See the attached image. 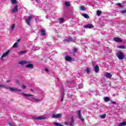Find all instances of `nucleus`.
I'll return each instance as SVG.
<instances>
[{
	"instance_id": "nucleus-35",
	"label": "nucleus",
	"mask_w": 126,
	"mask_h": 126,
	"mask_svg": "<svg viewBox=\"0 0 126 126\" xmlns=\"http://www.w3.org/2000/svg\"><path fill=\"white\" fill-rule=\"evenodd\" d=\"M17 42H16L14 43V44L13 45V48H17Z\"/></svg>"
},
{
	"instance_id": "nucleus-3",
	"label": "nucleus",
	"mask_w": 126,
	"mask_h": 126,
	"mask_svg": "<svg viewBox=\"0 0 126 126\" xmlns=\"http://www.w3.org/2000/svg\"><path fill=\"white\" fill-rule=\"evenodd\" d=\"M9 53H10V50H7L6 52L4 53L2 56L1 57V61H4V58L7 57L8 55H9Z\"/></svg>"
},
{
	"instance_id": "nucleus-23",
	"label": "nucleus",
	"mask_w": 126,
	"mask_h": 126,
	"mask_svg": "<svg viewBox=\"0 0 126 126\" xmlns=\"http://www.w3.org/2000/svg\"><path fill=\"white\" fill-rule=\"evenodd\" d=\"M60 23H63L64 22V19L63 18H61L59 19Z\"/></svg>"
},
{
	"instance_id": "nucleus-28",
	"label": "nucleus",
	"mask_w": 126,
	"mask_h": 126,
	"mask_svg": "<svg viewBox=\"0 0 126 126\" xmlns=\"http://www.w3.org/2000/svg\"><path fill=\"white\" fill-rule=\"evenodd\" d=\"M82 15L85 18H89V16L87 14H82Z\"/></svg>"
},
{
	"instance_id": "nucleus-37",
	"label": "nucleus",
	"mask_w": 126,
	"mask_h": 126,
	"mask_svg": "<svg viewBox=\"0 0 126 126\" xmlns=\"http://www.w3.org/2000/svg\"><path fill=\"white\" fill-rule=\"evenodd\" d=\"M15 28V25H14V24L12 25V26H11L12 31H13V29H14Z\"/></svg>"
},
{
	"instance_id": "nucleus-24",
	"label": "nucleus",
	"mask_w": 126,
	"mask_h": 126,
	"mask_svg": "<svg viewBox=\"0 0 126 126\" xmlns=\"http://www.w3.org/2000/svg\"><path fill=\"white\" fill-rule=\"evenodd\" d=\"M117 48H118V49H126V46L124 45H120L117 46Z\"/></svg>"
},
{
	"instance_id": "nucleus-18",
	"label": "nucleus",
	"mask_w": 126,
	"mask_h": 126,
	"mask_svg": "<svg viewBox=\"0 0 126 126\" xmlns=\"http://www.w3.org/2000/svg\"><path fill=\"white\" fill-rule=\"evenodd\" d=\"M19 64H25L26 63H27V62H26V61H22L19 62Z\"/></svg>"
},
{
	"instance_id": "nucleus-46",
	"label": "nucleus",
	"mask_w": 126,
	"mask_h": 126,
	"mask_svg": "<svg viewBox=\"0 0 126 126\" xmlns=\"http://www.w3.org/2000/svg\"><path fill=\"white\" fill-rule=\"evenodd\" d=\"M9 82H10V81H9V80H7V83H9Z\"/></svg>"
},
{
	"instance_id": "nucleus-25",
	"label": "nucleus",
	"mask_w": 126,
	"mask_h": 126,
	"mask_svg": "<svg viewBox=\"0 0 126 126\" xmlns=\"http://www.w3.org/2000/svg\"><path fill=\"white\" fill-rule=\"evenodd\" d=\"M80 9L82 10V11H84L85 10V6H81L80 7Z\"/></svg>"
},
{
	"instance_id": "nucleus-6",
	"label": "nucleus",
	"mask_w": 126,
	"mask_h": 126,
	"mask_svg": "<svg viewBox=\"0 0 126 126\" xmlns=\"http://www.w3.org/2000/svg\"><path fill=\"white\" fill-rule=\"evenodd\" d=\"M84 28H85L86 29H87V28H89V29H91V28H94V26H93L92 24H90L84 26Z\"/></svg>"
},
{
	"instance_id": "nucleus-22",
	"label": "nucleus",
	"mask_w": 126,
	"mask_h": 126,
	"mask_svg": "<svg viewBox=\"0 0 126 126\" xmlns=\"http://www.w3.org/2000/svg\"><path fill=\"white\" fill-rule=\"evenodd\" d=\"M64 42H67V43H68V42H70L72 41L71 38H67L66 39H65L64 40Z\"/></svg>"
},
{
	"instance_id": "nucleus-10",
	"label": "nucleus",
	"mask_w": 126,
	"mask_h": 126,
	"mask_svg": "<svg viewBox=\"0 0 126 126\" xmlns=\"http://www.w3.org/2000/svg\"><path fill=\"white\" fill-rule=\"evenodd\" d=\"M8 89H9L10 91H18L19 92H21V90H18L17 89H15V88L8 87Z\"/></svg>"
},
{
	"instance_id": "nucleus-47",
	"label": "nucleus",
	"mask_w": 126,
	"mask_h": 126,
	"mask_svg": "<svg viewBox=\"0 0 126 126\" xmlns=\"http://www.w3.org/2000/svg\"><path fill=\"white\" fill-rule=\"evenodd\" d=\"M95 64L94 62H92V64L94 65Z\"/></svg>"
},
{
	"instance_id": "nucleus-43",
	"label": "nucleus",
	"mask_w": 126,
	"mask_h": 126,
	"mask_svg": "<svg viewBox=\"0 0 126 126\" xmlns=\"http://www.w3.org/2000/svg\"><path fill=\"white\" fill-rule=\"evenodd\" d=\"M21 41V39H18L17 40V42H20Z\"/></svg>"
},
{
	"instance_id": "nucleus-39",
	"label": "nucleus",
	"mask_w": 126,
	"mask_h": 126,
	"mask_svg": "<svg viewBox=\"0 0 126 126\" xmlns=\"http://www.w3.org/2000/svg\"><path fill=\"white\" fill-rule=\"evenodd\" d=\"M22 88H23V89H25V88H26V86H25L24 85H22Z\"/></svg>"
},
{
	"instance_id": "nucleus-9",
	"label": "nucleus",
	"mask_w": 126,
	"mask_h": 126,
	"mask_svg": "<svg viewBox=\"0 0 126 126\" xmlns=\"http://www.w3.org/2000/svg\"><path fill=\"white\" fill-rule=\"evenodd\" d=\"M104 76L106 78H109V79H111L112 78V74L109 72L105 73Z\"/></svg>"
},
{
	"instance_id": "nucleus-45",
	"label": "nucleus",
	"mask_w": 126,
	"mask_h": 126,
	"mask_svg": "<svg viewBox=\"0 0 126 126\" xmlns=\"http://www.w3.org/2000/svg\"><path fill=\"white\" fill-rule=\"evenodd\" d=\"M118 5H119V6H122V4L121 3H118Z\"/></svg>"
},
{
	"instance_id": "nucleus-20",
	"label": "nucleus",
	"mask_w": 126,
	"mask_h": 126,
	"mask_svg": "<svg viewBox=\"0 0 126 126\" xmlns=\"http://www.w3.org/2000/svg\"><path fill=\"white\" fill-rule=\"evenodd\" d=\"M64 96V93H63V94L61 95V96L60 98L61 102H63V101Z\"/></svg>"
},
{
	"instance_id": "nucleus-5",
	"label": "nucleus",
	"mask_w": 126,
	"mask_h": 126,
	"mask_svg": "<svg viewBox=\"0 0 126 126\" xmlns=\"http://www.w3.org/2000/svg\"><path fill=\"white\" fill-rule=\"evenodd\" d=\"M17 11H18V6L16 5L12 10L11 13H15V12H17Z\"/></svg>"
},
{
	"instance_id": "nucleus-16",
	"label": "nucleus",
	"mask_w": 126,
	"mask_h": 126,
	"mask_svg": "<svg viewBox=\"0 0 126 126\" xmlns=\"http://www.w3.org/2000/svg\"><path fill=\"white\" fill-rule=\"evenodd\" d=\"M26 67H27L28 68H33L34 66L32 64H29L26 66Z\"/></svg>"
},
{
	"instance_id": "nucleus-11",
	"label": "nucleus",
	"mask_w": 126,
	"mask_h": 126,
	"mask_svg": "<svg viewBox=\"0 0 126 126\" xmlns=\"http://www.w3.org/2000/svg\"><path fill=\"white\" fill-rule=\"evenodd\" d=\"M35 120H44V119H46V117L45 116H40L37 118H34Z\"/></svg>"
},
{
	"instance_id": "nucleus-49",
	"label": "nucleus",
	"mask_w": 126,
	"mask_h": 126,
	"mask_svg": "<svg viewBox=\"0 0 126 126\" xmlns=\"http://www.w3.org/2000/svg\"><path fill=\"white\" fill-rule=\"evenodd\" d=\"M109 53H112V50H110Z\"/></svg>"
},
{
	"instance_id": "nucleus-2",
	"label": "nucleus",
	"mask_w": 126,
	"mask_h": 126,
	"mask_svg": "<svg viewBox=\"0 0 126 126\" xmlns=\"http://www.w3.org/2000/svg\"><path fill=\"white\" fill-rule=\"evenodd\" d=\"M116 56L119 60H123V59L125 58V56H124V53L121 51L118 52L116 54Z\"/></svg>"
},
{
	"instance_id": "nucleus-29",
	"label": "nucleus",
	"mask_w": 126,
	"mask_h": 126,
	"mask_svg": "<svg viewBox=\"0 0 126 126\" xmlns=\"http://www.w3.org/2000/svg\"><path fill=\"white\" fill-rule=\"evenodd\" d=\"M26 53H27L26 51H22L20 52L19 54L21 55H24V54H26Z\"/></svg>"
},
{
	"instance_id": "nucleus-7",
	"label": "nucleus",
	"mask_w": 126,
	"mask_h": 126,
	"mask_svg": "<svg viewBox=\"0 0 126 126\" xmlns=\"http://www.w3.org/2000/svg\"><path fill=\"white\" fill-rule=\"evenodd\" d=\"M62 117V114L59 113L58 114H53L52 115V118L53 119H59V118H61Z\"/></svg>"
},
{
	"instance_id": "nucleus-14",
	"label": "nucleus",
	"mask_w": 126,
	"mask_h": 126,
	"mask_svg": "<svg viewBox=\"0 0 126 126\" xmlns=\"http://www.w3.org/2000/svg\"><path fill=\"white\" fill-rule=\"evenodd\" d=\"M94 71L96 73H98V71H99V66L96 65L94 66Z\"/></svg>"
},
{
	"instance_id": "nucleus-40",
	"label": "nucleus",
	"mask_w": 126,
	"mask_h": 126,
	"mask_svg": "<svg viewBox=\"0 0 126 126\" xmlns=\"http://www.w3.org/2000/svg\"><path fill=\"white\" fill-rule=\"evenodd\" d=\"M121 13H126V10L121 11Z\"/></svg>"
},
{
	"instance_id": "nucleus-36",
	"label": "nucleus",
	"mask_w": 126,
	"mask_h": 126,
	"mask_svg": "<svg viewBox=\"0 0 126 126\" xmlns=\"http://www.w3.org/2000/svg\"><path fill=\"white\" fill-rule=\"evenodd\" d=\"M32 99L33 100H35V101H36V102H40V101H41L40 99H36V98H35L34 97H32Z\"/></svg>"
},
{
	"instance_id": "nucleus-27",
	"label": "nucleus",
	"mask_w": 126,
	"mask_h": 126,
	"mask_svg": "<svg viewBox=\"0 0 126 126\" xmlns=\"http://www.w3.org/2000/svg\"><path fill=\"white\" fill-rule=\"evenodd\" d=\"M1 87L2 88H5V89H8V87H6L4 85H0V88Z\"/></svg>"
},
{
	"instance_id": "nucleus-38",
	"label": "nucleus",
	"mask_w": 126,
	"mask_h": 126,
	"mask_svg": "<svg viewBox=\"0 0 126 126\" xmlns=\"http://www.w3.org/2000/svg\"><path fill=\"white\" fill-rule=\"evenodd\" d=\"M100 118H106V114H104L103 115L100 116Z\"/></svg>"
},
{
	"instance_id": "nucleus-15",
	"label": "nucleus",
	"mask_w": 126,
	"mask_h": 126,
	"mask_svg": "<svg viewBox=\"0 0 126 126\" xmlns=\"http://www.w3.org/2000/svg\"><path fill=\"white\" fill-rule=\"evenodd\" d=\"M32 50L33 51H39L40 47L34 46L32 47Z\"/></svg>"
},
{
	"instance_id": "nucleus-32",
	"label": "nucleus",
	"mask_w": 126,
	"mask_h": 126,
	"mask_svg": "<svg viewBox=\"0 0 126 126\" xmlns=\"http://www.w3.org/2000/svg\"><path fill=\"white\" fill-rule=\"evenodd\" d=\"M96 14H97V15H98V16H100V15L101 14V11H100V10L97 11Z\"/></svg>"
},
{
	"instance_id": "nucleus-26",
	"label": "nucleus",
	"mask_w": 126,
	"mask_h": 126,
	"mask_svg": "<svg viewBox=\"0 0 126 126\" xmlns=\"http://www.w3.org/2000/svg\"><path fill=\"white\" fill-rule=\"evenodd\" d=\"M104 101H105V102H109V101H110V98L109 97H104Z\"/></svg>"
},
{
	"instance_id": "nucleus-42",
	"label": "nucleus",
	"mask_w": 126,
	"mask_h": 126,
	"mask_svg": "<svg viewBox=\"0 0 126 126\" xmlns=\"http://www.w3.org/2000/svg\"><path fill=\"white\" fill-rule=\"evenodd\" d=\"M111 103L112 104H117V102L116 101H112Z\"/></svg>"
},
{
	"instance_id": "nucleus-41",
	"label": "nucleus",
	"mask_w": 126,
	"mask_h": 126,
	"mask_svg": "<svg viewBox=\"0 0 126 126\" xmlns=\"http://www.w3.org/2000/svg\"><path fill=\"white\" fill-rule=\"evenodd\" d=\"M77 51V49H76V48H74V49H73V52H74V53H75V52H76Z\"/></svg>"
},
{
	"instance_id": "nucleus-17",
	"label": "nucleus",
	"mask_w": 126,
	"mask_h": 126,
	"mask_svg": "<svg viewBox=\"0 0 126 126\" xmlns=\"http://www.w3.org/2000/svg\"><path fill=\"white\" fill-rule=\"evenodd\" d=\"M41 34L42 36H45L46 35V31L43 29L40 30Z\"/></svg>"
},
{
	"instance_id": "nucleus-21",
	"label": "nucleus",
	"mask_w": 126,
	"mask_h": 126,
	"mask_svg": "<svg viewBox=\"0 0 126 126\" xmlns=\"http://www.w3.org/2000/svg\"><path fill=\"white\" fill-rule=\"evenodd\" d=\"M85 71L87 72V73H90V72H91V69L88 67L85 70Z\"/></svg>"
},
{
	"instance_id": "nucleus-19",
	"label": "nucleus",
	"mask_w": 126,
	"mask_h": 126,
	"mask_svg": "<svg viewBox=\"0 0 126 126\" xmlns=\"http://www.w3.org/2000/svg\"><path fill=\"white\" fill-rule=\"evenodd\" d=\"M22 94L23 95V96H25V97H32V96H34L32 94H26L24 93H22Z\"/></svg>"
},
{
	"instance_id": "nucleus-13",
	"label": "nucleus",
	"mask_w": 126,
	"mask_h": 126,
	"mask_svg": "<svg viewBox=\"0 0 126 126\" xmlns=\"http://www.w3.org/2000/svg\"><path fill=\"white\" fill-rule=\"evenodd\" d=\"M65 60L66 61V62H70L72 59L70 58V57L67 56L65 57Z\"/></svg>"
},
{
	"instance_id": "nucleus-8",
	"label": "nucleus",
	"mask_w": 126,
	"mask_h": 126,
	"mask_svg": "<svg viewBox=\"0 0 126 126\" xmlns=\"http://www.w3.org/2000/svg\"><path fill=\"white\" fill-rule=\"evenodd\" d=\"M113 40H114V42H116V43H121V42H123V40H122V39H121L119 37H114L113 38Z\"/></svg>"
},
{
	"instance_id": "nucleus-48",
	"label": "nucleus",
	"mask_w": 126,
	"mask_h": 126,
	"mask_svg": "<svg viewBox=\"0 0 126 126\" xmlns=\"http://www.w3.org/2000/svg\"><path fill=\"white\" fill-rule=\"evenodd\" d=\"M46 18H49V16H46Z\"/></svg>"
},
{
	"instance_id": "nucleus-1",
	"label": "nucleus",
	"mask_w": 126,
	"mask_h": 126,
	"mask_svg": "<svg viewBox=\"0 0 126 126\" xmlns=\"http://www.w3.org/2000/svg\"><path fill=\"white\" fill-rule=\"evenodd\" d=\"M35 17L33 15H31L29 16L27 19H26V22L28 24V25L30 26V22L33 18H34Z\"/></svg>"
},
{
	"instance_id": "nucleus-44",
	"label": "nucleus",
	"mask_w": 126,
	"mask_h": 126,
	"mask_svg": "<svg viewBox=\"0 0 126 126\" xmlns=\"http://www.w3.org/2000/svg\"><path fill=\"white\" fill-rule=\"evenodd\" d=\"M45 71H46V72H49V70H48L47 68H45Z\"/></svg>"
},
{
	"instance_id": "nucleus-34",
	"label": "nucleus",
	"mask_w": 126,
	"mask_h": 126,
	"mask_svg": "<svg viewBox=\"0 0 126 126\" xmlns=\"http://www.w3.org/2000/svg\"><path fill=\"white\" fill-rule=\"evenodd\" d=\"M79 88L82 89L83 88V84L81 83L79 85Z\"/></svg>"
},
{
	"instance_id": "nucleus-31",
	"label": "nucleus",
	"mask_w": 126,
	"mask_h": 126,
	"mask_svg": "<svg viewBox=\"0 0 126 126\" xmlns=\"http://www.w3.org/2000/svg\"><path fill=\"white\" fill-rule=\"evenodd\" d=\"M11 1L12 2V4H14L17 2V1H16V0H11Z\"/></svg>"
},
{
	"instance_id": "nucleus-12",
	"label": "nucleus",
	"mask_w": 126,
	"mask_h": 126,
	"mask_svg": "<svg viewBox=\"0 0 126 126\" xmlns=\"http://www.w3.org/2000/svg\"><path fill=\"white\" fill-rule=\"evenodd\" d=\"M71 121L70 123V126H73V125H74V118H73V117H71Z\"/></svg>"
},
{
	"instance_id": "nucleus-30",
	"label": "nucleus",
	"mask_w": 126,
	"mask_h": 126,
	"mask_svg": "<svg viewBox=\"0 0 126 126\" xmlns=\"http://www.w3.org/2000/svg\"><path fill=\"white\" fill-rule=\"evenodd\" d=\"M54 124L55 126H63V125H62L60 123H54Z\"/></svg>"
},
{
	"instance_id": "nucleus-50",
	"label": "nucleus",
	"mask_w": 126,
	"mask_h": 126,
	"mask_svg": "<svg viewBox=\"0 0 126 126\" xmlns=\"http://www.w3.org/2000/svg\"><path fill=\"white\" fill-rule=\"evenodd\" d=\"M57 79H58V80H59V78H57Z\"/></svg>"
},
{
	"instance_id": "nucleus-33",
	"label": "nucleus",
	"mask_w": 126,
	"mask_h": 126,
	"mask_svg": "<svg viewBox=\"0 0 126 126\" xmlns=\"http://www.w3.org/2000/svg\"><path fill=\"white\" fill-rule=\"evenodd\" d=\"M65 5H66L67 6H69V5H70V4L69 3V2L65 1Z\"/></svg>"
},
{
	"instance_id": "nucleus-4",
	"label": "nucleus",
	"mask_w": 126,
	"mask_h": 126,
	"mask_svg": "<svg viewBox=\"0 0 126 126\" xmlns=\"http://www.w3.org/2000/svg\"><path fill=\"white\" fill-rule=\"evenodd\" d=\"M78 119H79V120L82 121V122H83L84 121V119L82 118V114L81 113V110H79L78 111Z\"/></svg>"
}]
</instances>
